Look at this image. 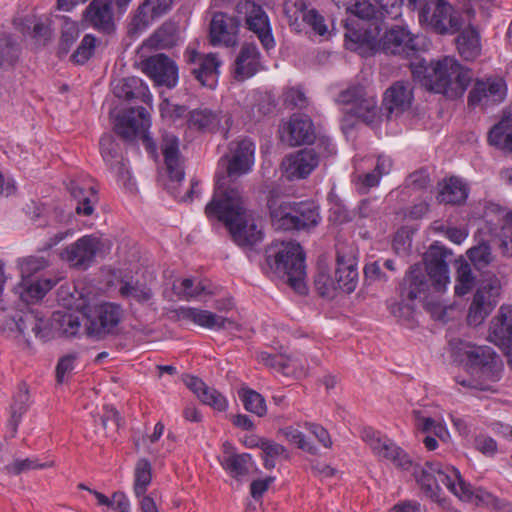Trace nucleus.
<instances>
[{
  "mask_svg": "<svg viewBox=\"0 0 512 512\" xmlns=\"http://www.w3.org/2000/svg\"><path fill=\"white\" fill-rule=\"evenodd\" d=\"M362 438L380 460L390 461L398 469H412L413 477L422 493L439 505L445 504L442 488L444 486L461 501L491 506L498 512L512 511L510 503L495 497L482 488L473 489L453 466L430 461L423 465L413 463L402 448L372 429H365Z\"/></svg>",
  "mask_w": 512,
  "mask_h": 512,
  "instance_id": "1",
  "label": "nucleus"
},
{
  "mask_svg": "<svg viewBox=\"0 0 512 512\" xmlns=\"http://www.w3.org/2000/svg\"><path fill=\"white\" fill-rule=\"evenodd\" d=\"M208 218H217L227 227L233 241L240 247H252L263 238L262 228L248 211L237 188H223L222 180L216 182L212 200L206 205Z\"/></svg>",
  "mask_w": 512,
  "mask_h": 512,
  "instance_id": "2",
  "label": "nucleus"
},
{
  "mask_svg": "<svg viewBox=\"0 0 512 512\" xmlns=\"http://www.w3.org/2000/svg\"><path fill=\"white\" fill-rule=\"evenodd\" d=\"M425 73V87L448 97L461 96L472 79L471 70L462 66L452 56H444L432 61L425 69Z\"/></svg>",
  "mask_w": 512,
  "mask_h": 512,
  "instance_id": "3",
  "label": "nucleus"
},
{
  "mask_svg": "<svg viewBox=\"0 0 512 512\" xmlns=\"http://www.w3.org/2000/svg\"><path fill=\"white\" fill-rule=\"evenodd\" d=\"M267 263L280 277L298 293H304L306 286L305 253L299 243L283 242L269 249Z\"/></svg>",
  "mask_w": 512,
  "mask_h": 512,
  "instance_id": "4",
  "label": "nucleus"
},
{
  "mask_svg": "<svg viewBox=\"0 0 512 512\" xmlns=\"http://www.w3.org/2000/svg\"><path fill=\"white\" fill-rule=\"evenodd\" d=\"M417 12L420 25L437 34H455L461 29V17L446 0H429Z\"/></svg>",
  "mask_w": 512,
  "mask_h": 512,
  "instance_id": "5",
  "label": "nucleus"
},
{
  "mask_svg": "<svg viewBox=\"0 0 512 512\" xmlns=\"http://www.w3.org/2000/svg\"><path fill=\"white\" fill-rule=\"evenodd\" d=\"M83 315L86 335L100 340L116 331L122 319V309L117 304L106 302L85 307Z\"/></svg>",
  "mask_w": 512,
  "mask_h": 512,
  "instance_id": "6",
  "label": "nucleus"
},
{
  "mask_svg": "<svg viewBox=\"0 0 512 512\" xmlns=\"http://www.w3.org/2000/svg\"><path fill=\"white\" fill-rule=\"evenodd\" d=\"M501 295V283L496 277L484 281L476 290L467 314L469 326L477 327L496 307Z\"/></svg>",
  "mask_w": 512,
  "mask_h": 512,
  "instance_id": "7",
  "label": "nucleus"
},
{
  "mask_svg": "<svg viewBox=\"0 0 512 512\" xmlns=\"http://www.w3.org/2000/svg\"><path fill=\"white\" fill-rule=\"evenodd\" d=\"M507 95L505 80L499 76L477 79L469 92L468 104L487 108L503 102Z\"/></svg>",
  "mask_w": 512,
  "mask_h": 512,
  "instance_id": "8",
  "label": "nucleus"
},
{
  "mask_svg": "<svg viewBox=\"0 0 512 512\" xmlns=\"http://www.w3.org/2000/svg\"><path fill=\"white\" fill-rule=\"evenodd\" d=\"M241 21L224 12H215L209 24V42L212 46L235 47L239 41Z\"/></svg>",
  "mask_w": 512,
  "mask_h": 512,
  "instance_id": "9",
  "label": "nucleus"
},
{
  "mask_svg": "<svg viewBox=\"0 0 512 512\" xmlns=\"http://www.w3.org/2000/svg\"><path fill=\"white\" fill-rule=\"evenodd\" d=\"M101 241L93 235H85L60 252V258L71 267L87 269L95 260Z\"/></svg>",
  "mask_w": 512,
  "mask_h": 512,
  "instance_id": "10",
  "label": "nucleus"
},
{
  "mask_svg": "<svg viewBox=\"0 0 512 512\" xmlns=\"http://www.w3.org/2000/svg\"><path fill=\"white\" fill-rule=\"evenodd\" d=\"M150 127V115L146 108L136 107L129 109L120 116L116 123V132L126 141L141 138L149 144L148 129Z\"/></svg>",
  "mask_w": 512,
  "mask_h": 512,
  "instance_id": "11",
  "label": "nucleus"
},
{
  "mask_svg": "<svg viewBox=\"0 0 512 512\" xmlns=\"http://www.w3.org/2000/svg\"><path fill=\"white\" fill-rule=\"evenodd\" d=\"M237 10L245 14L247 28L257 35L263 47L267 50L274 47L269 18L264 9L253 1L246 0L237 4Z\"/></svg>",
  "mask_w": 512,
  "mask_h": 512,
  "instance_id": "12",
  "label": "nucleus"
},
{
  "mask_svg": "<svg viewBox=\"0 0 512 512\" xmlns=\"http://www.w3.org/2000/svg\"><path fill=\"white\" fill-rule=\"evenodd\" d=\"M255 145L249 139H242L239 141L231 142L229 145V155L225 158L227 162V177H238L248 173L254 163ZM221 179L223 188L226 184V176L218 177L217 181Z\"/></svg>",
  "mask_w": 512,
  "mask_h": 512,
  "instance_id": "13",
  "label": "nucleus"
},
{
  "mask_svg": "<svg viewBox=\"0 0 512 512\" xmlns=\"http://www.w3.org/2000/svg\"><path fill=\"white\" fill-rule=\"evenodd\" d=\"M378 50L385 54L409 57L418 50L416 37L403 26H393L377 39Z\"/></svg>",
  "mask_w": 512,
  "mask_h": 512,
  "instance_id": "14",
  "label": "nucleus"
},
{
  "mask_svg": "<svg viewBox=\"0 0 512 512\" xmlns=\"http://www.w3.org/2000/svg\"><path fill=\"white\" fill-rule=\"evenodd\" d=\"M471 374H480L483 378H493L500 370L498 356L489 346H475L467 344L463 348Z\"/></svg>",
  "mask_w": 512,
  "mask_h": 512,
  "instance_id": "15",
  "label": "nucleus"
},
{
  "mask_svg": "<svg viewBox=\"0 0 512 512\" xmlns=\"http://www.w3.org/2000/svg\"><path fill=\"white\" fill-rule=\"evenodd\" d=\"M188 64L197 65L191 68L192 74L202 86L213 88L218 79L219 68L222 62L217 54H200L196 50H187L185 53Z\"/></svg>",
  "mask_w": 512,
  "mask_h": 512,
  "instance_id": "16",
  "label": "nucleus"
},
{
  "mask_svg": "<svg viewBox=\"0 0 512 512\" xmlns=\"http://www.w3.org/2000/svg\"><path fill=\"white\" fill-rule=\"evenodd\" d=\"M143 71L158 86L173 88L178 82V67L164 54L150 56L143 62Z\"/></svg>",
  "mask_w": 512,
  "mask_h": 512,
  "instance_id": "17",
  "label": "nucleus"
},
{
  "mask_svg": "<svg viewBox=\"0 0 512 512\" xmlns=\"http://www.w3.org/2000/svg\"><path fill=\"white\" fill-rule=\"evenodd\" d=\"M413 101V88L407 81H396L384 93L382 110L388 118L407 111Z\"/></svg>",
  "mask_w": 512,
  "mask_h": 512,
  "instance_id": "18",
  "label": "nucleus"
},
{
  "mask_svg": "<svg viewBox=\"0 0 512 512\" xmlns=\"http://www.w3.org/2000/svg\"><path fill=\"white\" fill-rule=\"evenodd\" d=\"M231 124L232 118L229 114L214 112L207 108L191 111L188 118L189 128L200 132L221 131L226 135Z\"/></svg>",
  "mask_w": 512,
  "mask_h": 512,
  "instance_id": "19",
  "label": "nucleus"
},
{
  "mask_svg": "<svg viewBox=\"0 0 512 512\" xmlns=\"http://www.w3.org/2000/svg\"><path fill=\"white\" fill-rule=\"evenodd\" d=\"M315 138L311 119L302 114H294L281 130V139L290 146L309 144Z\"/></svg>",
  "mask_w": 512,
  "mask_h": 512,
  "instance_id": "20",
  "label": "nucleus"
},
{
  "mask_svg": "<svg viewBox=\"0 0 512 512\" xmlns=\"http://www.w3.org/2000/svg\"><path fill=\"white\" fill-rule=\"evenodd\" d=\"M447 251L440 247H432L426 255V272L437 292H443L450 281Z\"/></svg>",
  "mask_w": 512,
  "mask_h": 512,
  "instance_id": "21",
  "label": "nucleus"
},
{
  "mask_svg": "<svg viewBox=\"0 0 512 512\" xmlns=\"http://www.w3.org/2000/svg\"><path fill=\"white\" fill-rule=\"evenodd\" d=\"M113 0H92L83 12V21L94 29L110 33L114 28Z\"/></svg>",
  "mask_w": 512,
  "mask_h": 512,
  "instance_id": "22",
  "label": "nucleus"
},
{
  "mask_svg": "<svg viewBox=\"0 0 512 512\" xmlns=\"http://www.w3.org/2000/svg\"><path fill=\"white\" fill-rule=\"evenodd\" d=\"M260 58L255 44H243L234 62V79L242 82L254 76L262 68Z\"/></svg>",
  "mask_w": 512,
  "mask_h": 512,
  "instance_id": "23",
  "label": "nucleus"
},
{
  "mask_svg": "<svg viewBox=\"0 0 512 512\" xmlns=\"http://www.w3.org/2000/svg\"><path fill=\"white\" fill-rule=\"evenodd\" d=\"M488 340L499 347L512 344V305H501L491 319Z\"/></svg>",
  "mask_w": 512,
  "mask_h": 512,
  "instance_id": "24",
  "label": "nucleus"
},
{
  "mask_svg": "<svg viewBox=\"0 0 512 512\" xmlns=\"http://www.w3.org/2000/svg\"><path fill=\"white\" fill-rule=\"evenodd\" d=\"M13 321L19 333L24 337L29 336L31 332L42 341L52 338L50 321L40 317L36 311L27 310L18 313L14 316Z\"/></svg>",
  "mask_w": 512,
  "mask_h": 512,
  "instance_id": "25",
  "label": "nucleus"
},
{
  "mask_svg": "<svg viewBox=\"0 0 512 512\" xmlns=\"http://www.w3.org/2000/svg\"><path fill=\"white\" fill-rule=\"evenodd\" d=\"M182 317L193 323L212 330L239 331L240 325L230 318L223 317L211 311L198 308L183 309Z\"/></svg>",
  "mask_w": 512,
  "mask_h": 512,
  "instance_id": "26",
  "label": "nucleus"
},
{
  "mask_svg": "<svg viewBox=\"0 0 512 512\" xmlns=\"http://www.w3.org/2000/svg\"><path fill=\"white\" fill-rule=\"evenodd\" d=\"M319 163V156L314 149H302L288 156L283 167L289 179H301L308 176Z\"/></svg>",
  "mask_w": 512,
  "mask_h": 512,
  "instance_id": "27",
  "label": "nucleus"
},
{
  "mask_svg": "<svg viewBox=\"0 0 512 512\" xmlns=\"http://www.w3.org/2000/svg\"><path fill=\"white\" fill-rule=\"evenodd\" d=\"M161 151L170 180L177 183L181 182L184 179L185 172L178 138L173 134L163 135Z\"/></svg>",
  "mask_w": 512,
  "mask_h": 512,
  "instance_id": "28",
  "label": "nucleus"
},
{
  "mask_svg": "<svg viewBox=\"0 0 512 512\" xmlns=\"http://www.w3.org/2000/svg\"><path fill=\"white\" fill-rule=\"evenodd\" d=\"M430 284L423 267L419 264L411 266L401 283V296L403 299L414 300L425 295Z\"/></svg>",
  "mask_w": 512,
  "mask_h": 512,
  "instance_id": "29",
  "label": "nucleus"
},
{
  "mask_svg": "<svg viewBox=\"0 0 512 512\" xmlns=\"http://www.w3.org/2000/svg\"><path fill=\"white\" fill-rule=\"evenodd\" d=\"M268 208L272 225L277 230H293L295 227L294 203L279 201L274 198L268 200Z\"/></svg>",
  "mask_w": 512,
  "mask_h": 512,
  "instance_id": "30",
  "label": "nucleus"
},
{
  "mask_svg": "<svg viewBox=\"0 0 512 512\" xmlns=\"http://www.w3.org/2000/svg\"><path fill=\"white\" fill-rule=\"evenodd\" d=\"M335 277L341 292L350 294L355 290L358 282V272L352 257L346 258L340 253L337 254Z\"/></svg>",
  "mask_w": 512,
  "mask_h": 512,
  "instance_id": "31",
  "label": "nucleus"
},
{
  "mask_svg": "<svg viewBox=\"0 0 512 512\" xmlns=\"http://www.w3.org/2000/svg\"><path fill=\"white\" fill-rule=\"evenodd\" d=\"M56 284L53 279H37L22 278L21 283L15 288L20 299L27 303H35L42 299L45 294L50 291Z\"/></svg>",
  "mask_w": 512,
  "mask_h": 512,
  "instance_id": "32",
  "label": "nucleus"
},
{
  "mask_svg": "<svg viewBox=\"0 0 512 512\" xmlns=\"http://www.w3.org/2000/svg\"><path fill=\"white\" fill-rule=\"evenodd\" d=\"M113 92L117 98L126 100L139 99L147 103L151 99L148 87L138 77H128L119 80L114 86Z\"/></svg>",
  "mask_w": 512,
  "mask_h": 512,
  "instance_id": "33",
  "label": "nucleus"
},
{
  "mask_svg": "<svg viewBox=\"0 0 512 512\" xmlns=\"http://www.w3.org/2000/svg\"><path fill=\"white\" fill-rule=\"evenodd\" d=\"M68 190L71 196L77 200L76 212L89 216L94 211V203L97 202V191L91 185L81 186L78 182L72 180L68 184Z\"/></svg>",
  "mask_w": 512,
  "mask_h": 512,
  "instance_id": "34",
  "label": "nucleus"
},
{
  "mask_svg": "<svg viewBox=\"0 0 512 512\" xmlns=\"http://www.w3.org/2000/svg\"><path fill=\"white\" fill-rule=\"evenodd\" d=\"M456 46L460 56L466 61H473L481 54L480 35L472 27L464 29L456 38Z\"/></svg>",
  "mask_w": 512,
  "mask_h": 512,
  "instance_id": "35",
  "label": "nucleus"
},
{
  "mask_svg": "<svg viewBox=\"0 0 512 512\" xmlns=\"http://www.w3.org/2000/svg\"><path fill=\"white\" fill-rule=\"evenodd\" d=\"M380 30L367 26L361 29L350 30L345 33V46L347 49L356 51L362 47L376 49L377 38Z\"/></svg>",
  "mask_w": 512,
  "mask_h": 512,
  "instance_id": "36",
  "label": "nucleus"
},
{
  "mask_svg": "<svg viewBox=\"0 0 512 512\" xmlns=\"http://www.w3.org/2000/svg\"><path fill=\"white\" fill-rule=\"evenodd\" d=\"M172 3L173 0H145L133 19L135 27L139 29L148 24V12L151 18L159 17L170 10Z\"/></svg>",
  "mask_w": 512,
  "mask_h": 512,
  "instance_id": "37",
  "label": "nucleus"
},
{
  "mask_svg": "<svg viewBox=\"0 0 512 512\" xmlns=\"http://www.w3.org/2000/svg\"><path fill=\"white\" fill-rule=\"evenodd\" d=\"M257 359L267 367L273 368L284 375L292 374L297 368L301 367L299 360L291 355L270 354L263 351L258 353Z\"/></svg>",
  "mask_w": 512,
  "mask_h": 512,
  "instance_id": "38",
  "label": "nucleus"
},
{
  "mask_svg": "<svg viewBox=\"0 0 512 512\" xmlns=\"http://www.w3.org/2000/svg\"><path fill=\"white\" fill-rule=\"evenodd\" d=\"M488 142L503 151L512 152V118H503L495 124L488 133Z\"/></svg>",
  "mask_w": 512,
  "mask_h": 512,
  "instance_id": "39",
  "label": "nucleus"
},
{
  "mask_svg": "<svg viewBox=\"0 0 512 512\" xmlns=\"http://www.w3.org/2000/svg\"><path fill=\"white\" fill-rule=\"evenodd\" d=\"M486 229L498 239L502 254L512 256V215H507L498 225L492 226L490 221H486Z\"/></svg>",
  "mask_w": 512,
  "mask_h": 512,
  "instance_id": "40",
  "label": "nucleus"
},
{
  "mask_svg": "<svg viewBox=\"0 0 512 512\" xmlns=\"http://www.w3.org/2000/svg\"><path fill=\"white\" fill-rule=\"evenodd\" d=\"M294 215L296 230L315 227L320 220L318 206L311 201L294 203Z\"/></svg>",
  "mask_w": 512,
  "mask_h": 512,
  "instance_id": "41",
  "label": "nucleus"
},
{
  "mask_svg": "<svg viewBox=\"0 0 512 512\" xmlns=\"http://www.w3.org/2000/svg\"><path fill=\"white\" fill-rule=\"evenodd\" d=\"M467 188L461 180L450 178L439 191L437 199L440 203L459 204L467 198Z\"/></svg>",
  "mask_w": 512,
  "mask_h": 512,
  "instance_id": "42",
  "label": "nucleus"
},
{
  "mask_svg": "<svg viewBox=\"0 0 512 512\" xmlns=\"http://www.w3.org/2000/svg\"><path fill=\"white\" fill-rule=\"evenodd\" d=\"M475 276L472 272L470 264L459 259L456 261V284L454 287L457 296L468 294L475 286Z\"/></svg>",
  "mask_w": 512,
  "mask_h": 512,
  "instance_id": "43",
  "label": "nucleus"
},
{
  "mask_svg": "<svg viewBox=\"0 0 512 512\" xmlns=\"http://www.w3.org/2000/svg\"><path fill=\"white\" fill-rule=\"evenodd\" d=\"M349 112L370 125L374 124L379 118L377 101L374 97H362Z\"/></svg>",
  "mask_w": 512,
  "mask_h": 512,
  "instance_id": "44",
  "label": "nucleus"
},
{
  "mask_svg": "<svg viewBox=\"0 0 512 512\" xmlns=\"http://www.w3.org/2000/svg\"><path fill=\"white\" fill-rule=\"evenodd\" d=\"M152 481V467L147 459H140L136 463L134 470V486L133 490L136 497L143 496Z\"/></svg>",
  "mask_w": 512,
  "mask_h": 512,
  "instance_id": "45",
  "label": "nucleus"
},
{
  "mask_svg": "<svg viewBox=\"0 0 512 512\" xmlns=\"http://www.w3.org/2000/svg\"><path fill=\"white\" fill-rule=\"evenodd\" d=\"M347 11L357 16L359 19L367 21V25L380 30L378 11L369 0H355V2L347 8Z\"/></svg>",
  "mask_w": 512,
  "mask_h": 512,
  "instance_id": "46",
  "label": "nucleus"
},
{
  "mask_svg": "<svg viewBox=\"0 0 512 512\" xmlns=\"http://www.w3.org/2000/svg\"><path fill=\"white\" fill-rule=\"evenodd\" d=\"M50 327L52 330H60L66 336H75L81 327V322L75 314L55 312Z\"/></svg>",
  "mask_w": 512,
  "mask_h": 512,
  "instance_id": "47",
  "label": "nucleus"
},
{
  "mask_svg": "<svg viewBox=\"0 0 512 512\" xmlns=\"http://www.w3.org/2000/svg\"><path fill=\"white\" fill-rule=\"evenodd\" d=\"M238 395L247 411L257 415L258 417H262L266 414V402L260 393L250 388H241L238 391Z\"/></svg>",
  "mask_w": 512,
  "mask_h": 512,
  "instance_id": "48",
  "label": "nucleus"
},
{
  "mask_svg": "<svg viewBox=\"0 0 512 512\" xmlns=\"http://www.w3.org/2000/svg\"><path fill=\"white\" fill-rule=\"evenodd\" d=\"M249 454H229L223 458L221 464L223 468L234 478L245 476L249 472Z\"/></svg>",
  "mask_w": 512,
  "mask_h": 512,
  "instance_id": "49",
  "label": "nucleus"
},
{
  "mask_svg": "<svg viewBox=\"0 0 512 512\" xmlns=\"http://www.w3.org/2000/svg\"><path fill=\"white\" fill-rule=\"evenodd\" d=\"M283 9L290 26L300 30V20L305 22V16L309 11L306 2L304 0H286Z\"/></svg>",
  "mask_w": 512,
  "mask_h": 512,
  "instance_id": "50",
  "label": "nucleus"
},
{
  "mask_svg": "<svg viewBox=\"0 0 512 512\" xmlns=\"http://www.w3.org/2000/svg\"><path fill=\"white\" fill-rule=\"evenodd\" d=\"M29 400V392L26 384L22 383L19 386V391L14 397V402L11 406V427L12 436L16 433L18 422L22 414L27 409V403Z\"/></svg>",
  "mask_w": 512,
  "mask_h": 512,
  "instance_id": "51",
  "label": "nucleus"
},
{
  "mask_svg": "<svg viewBox=\"0 0 512 512\" xmlns=\"http://www.w3.org/2000/svg\"><path fill=\"white\" fill-rule=\"evenodd\" d=\"M278 433L288 442L295 444L299 449H302L311 455H316L318 453L317 447L307 441L305 435L293 426L281 428Z\"/></svg>",
  "mask_w": 512,
  "mask_h": 512,
  "instance_id": "52",
  "label": "nucleus"
},
{
  "mask_svg": "<svg viewBox=\"0 0 512 512\" xmlns=\"http://www.w3.org/2000/svg\"><path fill=\"white\" fill-rule=\"evenodd\" d=\"M119 292L122 297L133 299L138 303H146L152 299L153 293L150 288L138 283L123 282Z\"/></svg>",
  "mask_w": 512,
  "mask_h": 512,
  "instance_id": "53",
  "label": "nucleus"
},
{
  "mask_svg": "<svg viewBox=\"0 0 512 512\" xmlns=\"http://www.w3.org/2000/svg\"><path fill=\"white\" fill-rule=\"evenodd\" d=\"M53 465V461L40 463L36 458L15 459L12 463L4 467V471L8 475H19L30 470L43 469L52 467Z\"/></svg>",
  "mask_w": 512,
  "mask_h": 512,
  "instance_id": "54",
  "label": "nucleus"
},
{
  "mask_svg": "<svg viewBox=\"0 0 512 512\" xmlns=\"http://www.w3.org/2000/svg\"><path fill=\"white\" fill-rule=\"evenodd\" d=\"M276 104L271 94L257 93L254 95V103L251 107L252 117L260 119L273 112Z\"/></svg>",
  "mask_w": 512,
  "mask_h": 512,
  "instance_id": "55",
  "label": "nucleus"
},
{
  "mask_svg": "<svg viewBox=\"0 0 512 512\" xmlns=\"http://www.w3.org/2000/svg\"><path fill=\"white\" fill-rule=\"evenodd\" d=\"M96 37L92 34H86L76 51L71 55V61L76 64L86 63L94 54Z\"/></svg>",
  "mask_w": 512,
  "mask_h": 512,
  "instance_id": "56",
  "label": "nucleus"
},
{
  "mask_svg": "<svg viewBox=\"0 0 512 512\" xmlns=\"http://www.w3.org/2000/svg\"><path fill=\"white\" fill-rule=\"evenodd\" d=\"M315 287L322 297L333 298L339 290L336 277L333 279L325 271H320L314 280Z\"/></svg>",
  "mask_w": 512,
  "mask_h": 512,
  "instance_id": "57",
  "label": "nucleus"
},
{
  "mask_svg": "<svg viewBox=\"0 0 512 512\" xmlns=\"http://www.w3.org/2000/svg\"><path fill=\"white\" fill-rule=\"evenodd\" d=\"M48 261L42 256H29L19 261L22 278H30L34 273L46 268Z\"/></svg>",
  "mask_w": 512,
  "mask_h": 512,
  "instance_id": "58",
  "label": "nucleus"
},
{
  "mask_svg": "<svg viewBox=\"0 0 512 512\" xmlns=\"http://www.w3.org/2000/svg\"><path fill=\"white\" fill-rule=\"evenodd\" d=\"M467 254L469 259L478 268L486 267L492 261L490 246L485 242L470 248Z\"/></svg>",
  "mask_w": 512,
  "mask_h": 512,
  "instance_id": "59",
  "label": "nucleus"
},
{
  "mask_svg": "<svg viewBox=\"0 0 512 512\" xmlns=\"http://www.w3.org/2000/svg\"><path fill=\"white\" fill-rule=\"evenodd\" d=\"M100 151L104 161L108 165L121 159L119 155L118 144L114 141L111 135H103L100 139Z\"/></svg>",
  "mask_w": 512,
  "mask_h": 512,
  "instance_id": "60",
  "label": "nucleus"
},
{
  "mask_svg": "<svg viewBox=\"0 0 512 512\" xmlns=\"http://www.w3.org/2000/svg\"><path fill=\"white\" fill-rule=\"evenodd\" d=\"M15 24L20 27L22 33L33 37H45L48 32L47 27L42 22L35 21L34 18L30 17L15 20Z\"/></svg>",
  "mask_w": 512,
  "mask_h": 512,
  "instance_id": "61",
  "label": "nucleus"
},
{
  "mask_svg": "<svg viewBox=\"0 0 512 512\" xmlns=\"http://www.w3.org/2000/svg\"><path fill=\"white\" fill-rule=\"evenodd\" d=\"M80 30L76 23H67L62 31L60 43H59V53L67 54L71 48V46L76 42L79 38Z\"/></svg>",
  "mask_w": 512,
  "mask_h": 512,
  "instance_id": "62",
  "label": "nucleus"
},
{
  "mask_svg": "<svg viewBox=\"0 0 512 512\" xmlns=\"http://www.w3.org/2000/svg\"><path fill=\"white\" fill-rule=\"evenodd\" d=\"M200 401L220 412L225 411L228 407V402L225 396L211 387H208L203 396H200Z\"/></svg>",
  "mask_w": 512,
  "mask_h": 512,
  "instance_id": "63",
  "label": "nucleus"
},
{
  "mask_svg": "<svg viewBox=\"0 0 512 512\" xmlns=\"http://www.w3.org/2000/svg\"><path fill=\"white\" fill-rule=\"evenodd\" d=\"M18 57V49L8 37H0V67L13 65Z\"/></svg>",
  "mask_w": 512,
  "mask_h": 512,
  "instance_id": "64",
  "label": "nucleus"
}]
</instances>
